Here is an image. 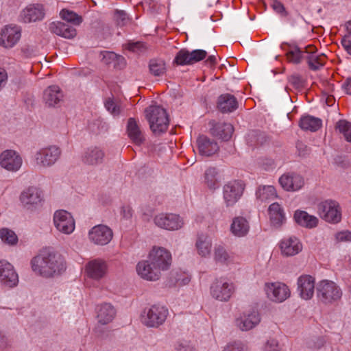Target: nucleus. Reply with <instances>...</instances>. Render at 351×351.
I'll use <instances>...</instances> for the list:
<instances>
[{"mask_svg": "<svg viewBox=\"0 0 351 351\" xmlns=\"http://www.w3.org/2000/svg\"><path fill=\"white\" fill-rule=\"evenodd\" d=\"M341 44L345 50L351 55V36H346L342 39Z\"/></svg>", "mask_w": 351, "mask_h": 351, "instance_id": "nucleus-54", "label": "nucleus"}, {"mask_svg": "<svg viewBox=\"0 0 351 351\" xmlns=\"http://www.w3.org/2000/svg\"><path fill=\"white\" fill-rule=\"evenodd\" d=\"M226 61L228 62V64L230 66H234L236 64H237V60L234 58H231L230 60Z\"/></svg>", "mask_w": 351, "mask_h": 351, "instance_id": "nucleus-61", "label": "nucleus"}, {"mask_svg": "<svg viewBox=\"0 0 351 351\" xmlns=\"http://www.w3.org/2000/svg\"><path fill=\"white\" fill-rule=\"evenodd\" d=\"M121 215H123V217L125 219H129L132 215V210L129 205L123 206L121 208Z\"/></svg>", "mask_w": 351, "mask_h": 351, "instance_id": "nucleus-57", "label": "nucleus"}, {"mask_svg": "<svg viewBox=\"0 0 351 351\" xmlns=\"http://www.w3.org/2000/svg\"><path fill=\"white\" fill-rule=\"evenodd\" d=\"M234 129L230 123H218L211 128L213 136L224 141H228L232 136Z\"/></svg>", "mask_w": 351, "mask_h": 351, "instance_id": "nucleus-37", "label": "nucleus"}, {"mask_svg": "<svg viewBox=\"0 0 351 351\" xmlns=\"http://www.w3.org/2000/svg\"><path fill=\"white\" fill-rule=\"evenodd\" d=\"M127 132L130 138L136 145H141L144 141L143 134L141 132L136 121L130 118L128 121Z\"/></svg>", "mask_w": 351, "mask_h": 351, "instance_id": "nucleus-39", "label": "nucleus"}, {"mask_svg": "<svg viewBox=\"0 0 351 351\" xmlns=\"http://www.w3.org/2000/svg\"><path fill=\"white\" fill-rule=\"evenodd\" d=\"M230 231L233 235L237 237L246 236L250 231L248 221L243 217H234L230 225Z\"/></svg>", "mask_w": 351, "mask_h": 351, "instance_id": "nucleus-35", "label": "nucleus"}, {"mask_svg": "<svg viewBox=\"0 0 351 351\" xmlns=\"http://www.w3.org/2000/svg\"><path fill=\"white\" fill-rule=\"evenodd\" d=\"M346 29H347V31L348 32V33L350 34H351V21L348 22L346 24Z\"/></svg>", "mask_w": 351, "mask_h": 351, "instance_id": "nucleus-62", "label": "nucleus"}, {"mask_svg": "<svg viewBox=\"0 0 351 351\" xmlns=\"http://www.w3.org/2000/svg\"><path fill=\"white\" fill-rule=\"evenodd\" d=\"M299 125L304 130L315 132L322 127V121L319 118L306 115L301 117Z\"/></svg>", "mask_w": 351, "mask_h": 351, "instance_id": "nucleus-40", "label": "nucleus"}, {"mask_svg": "<svg viewBox=\"0 0 351 351\" xmlns=\"http://www.w3.org/2000/svg\"><path fill=\"white\" fill-rule=\"evenodd\" d=\"M104 156V152L101 147L92 146L85 150L82 160L86 165H97L103 162Z\"/></svg>", "mask_w": 351, "mask_h": 351, "instance_id": "nucleus-30", "label": "nucleus"}, {"mask_svg": "<svg viewBox=\"0 0 351 351\" xmlns=\"http://www.w3.org/2000/svg\"><path fill=\"white\" fill-rule=\"evenodd\" d=\"M168 315V309L164 306L154 304L145 308L141 315V321L146 326L157 328L162 325Z\"/></svg>", "mask_w": 351, "mask_h": 351, "instance_id": "nucleus-6", "label": "nucleus"}, {"mask_svg": "<svg viewBox=\"0 0 351 351\" xmlns=\"http://www.w3.org/2000/svg\"><path fill=\"white\" fill-rule=\"evenodd\" d=\"M22 28L16 24L4 25L0 29V47L10 49L14 47L20 41Z\"/></svg>", "mask_w": 351, "mask_h": 351, "instance_id": "nucleus-13", "label": "nucleus"}, {"mask_svg": "<svg viewBox=\"0 0 351 351\" xmlns=\"http://www.w3.org/2000/svg\"><path fill=\"white\" fill-rule=\"evenodd\" d=\"M342 295L341 288L332 280L324 279L316 285L317 299L324 304H332L339 301Z\"/></svg>", "mask_w": 351, "mask_h": 351, "instance_id": "nucleus-4", "label": "nucleus"}, {"mask_svg": "<svg viewBox=\"0 0 351 351\" xmlns=\"http://www.w3.org/2000/svg\"><path fill=\"white\" fill-rule=\"evenodd\" d=\"M8 344V340L7 337L3 334L1 332H0V350H3Z\"/></svg>", "mask_w": 351, "mask_h": 351, "instance_id": "nucleus-59", "label": "nucleus"}, {"mask_svg": "<svg viewBox=\"0 0 351 351\" xmlns=\"http://www.w3.org/2000/svg\"><path fill=\"white\" fill-rule=\"evenodd\" d=\"M279 184L281 187L289 192H296L301 190L304 184L305 180L301 175L289 172L284 173L279 178Z\"/></svg>", "mask_w": 351, "mask_h": 351, "instance_id": "nucleus-20", "label": "nucleus"}, {"mask_svg": "<svg viewBox=\"0 0 351 351\" xmlns=\"http://www.w3.org/2000/svg\"><path fill=\"white\" fill-rule=\"evenodd\" d=\"M0 239L4 244L10 246L15 245L19 240L16 233L7 228L0 229Z\"/></svg>", "mask_w": 351, "mask_h": 351, "instance_id": "nucleus-45", "label": "nucleus"}, {"mask_svg": "<svg viewBox=\"0 0 351 351\" xmlns=\"http://www.w3.org/2000/svg\"><path fill=\"white\" fill-rule=\"evenodd\" d=\"M104 106L106 110L113 117H118L121 113L123 106L120 101L113 97H109L104 101Z\"/></svg>", "mask_w": 351, "mask_h": 351, "instance_id": "nucleus-43", "label": "nucleus"}, {"mask_svg": "<svg viewBox=\"0 0 351 351\" xmlns=\"http://www.w3.org/2000/svg\"><path fill=\"white\" fill-rule=\"evenodd\" d=\"M343 88L348 94L351 95V77L347 79L343 84Z\"/></svg>", "mask_w": 351, "mask_h": 351, "instance_id": "nucleus-60", "label": "nucleus"}, {"mask_svg": "<svg viewBox=\"0 0 351 351\" xmlns=\"http://www.w3.org/2000/svg\"><path fill=\"white\" fill-rule=\"evenodd\" d=\"M217 107L223 113L231 112L238 108V102L233 95L223 94L218 98Z\"/></svg>", "mask_w": 351, "mask_h": 351, "instance_id": "nucleus-36", "label": "nucleus"}, {"mask_svg": "<svg viewBox=\"0 0 351 351\" xmlns=\"http://www.w3.org/2000/svg\"><path fill=\"white\" fill-rule=\"evenodd\" d=\"M156 226L168 231H176L181 229L184 224L182 217L175 213H159L154 218Z\"/></svg>", "mask_w": 351, "mask_h": 351, "instance_id": "nucleus-17", "label": "nucleus"}, {"mask_svg": "<svg viewBox=\"0 0 351 351\" xmlns=\"http://www.w3.org/2000/svg\"><path fill=\"white\" fill-rule=\"evenodd\" d=\"M197 148L200 155L210 156L219 150L217 143L206 136H200L197 140Z\"/></svg>", "mask_w": 351, "mask_h": 351, "instance_id": "nucleus-31", "label": "nucleus"}, {"mask_svg": "<svg viewBox=\"0 0 351 351\" xmlns=\"http://www.w3.org/2000/svg\"><path fill=\"white\" fill-rule=\"evenodd\" d=\"M115 16L118 23L121 25H124L128 19L127 14L123 11H117Z\"/></svg>", "mask_w": 351, "mask_h": 351, "instance_id": "nucleus-55", "label": "nucleus"}, {"mask_svg": "<svg viewBox=\"0 0 351 351\" xmlns=\"http://www.w3.org/2000/svg\"><path fill=\"white\" fill-rule=\"evenodd\" d=\"M49 30L51 32L67 39L73 38L77 34L76 29L73 27L60 21L52 22L49 25Z\"/></svg>", "mask_w": 351, "mask_h": 351, "instance_id": "nucleus-32", "label": "nucleus"}, {"mask_svg": "<svg viewBox=\"0 0 351 351\" xmlns=\"http://www.w3.org/2000/svg\"><path fill=\"white\" fill-rule=\"evenodd\" d=\"M125 49L134 52V53H141L146 50L147 47L145 43L142 42H130L125 45Z\"/></svg>", "mask_w": 351, "mask_h": 351, "instance_id": "nucleus-49", "label": "nucleus"}, {"mask_svg": "<svg viewBox=\"0 0 351 351\" xmlns=\"http://www.w3.org/2000/svg\"><path fill=\"white\" fill-rule=\"evenodd\" d=\"M191 276L186 272H181L176 274V283L178 286H184L189 283Z\"/></svg>", "mask_w": 351, "mask_h": 351, "instance_id": "nucleus-50", "label": "nucleus"}, {"mask_svg": "<svg viewBox=\"0 0 351 351\" xmlns=\"http://www.w3.org/2000/svg\"><path fill=\"white\" fill-rule=\"evenodd\" d=\"M245 348L242 342L235 341L226 345L222 351H245Z\"/></svg>", "mask_w": 351, "mask_h": 351, "instance_id": "nucleus-51", "label": "nucleus"}, {"mask_svg": "<svg viewBox=\"0 0 351 351\" xmlns=\"http://www.w3.org/2000/svg\"><path fill=\"white\" fill-rule=\"evenodd\" d=\"M263 291L266 298L274 303H282L291 296L289 287L285 283L279 281L265 282Z\"/></svg>", "mask_w": 351, "mask_h": 351, "instance_id": "nucleus-8", "label": "nucleus"}, {"mask_svg": "<svg viewBox=\"0 0 351 351\" xmlns=\"http://www.w3.org/2000/svg\"><path fill=\"white\" fill-rule=\"evenodd\" d=\"M87 237L90 243L97 246H104L112 241L113 232L108 226L98 224L88 230Z\"/></svg>", "mask_w": 351, "mask_h": 351, "instance_id": "nucleus-16", "label": "nucleus"}, {"mask_svg": "<svg viewBox=\"0 0 351 351\" xmlns=\"http://www.w3.org/2000/svg\"><path fill=\"white\" fill-rule=\"evenodd\" d=\"M150 73L154 76H160L165 72V67H148Z\"/></svg>", "mask_w": 351, "mask_h": 351, "instance_id": "nucleus-58", "label": "nucleus"}, {"mask_svg": "<svg viewBox=\"0 0 351 351\" xmlns=\"http://www.w3.org/2000/svg\"><path fill=\"white\" fill-rule=\"evenodd\" d=\"M60 155L61 150L56 145L42 147L34 153L33 162L38 167H50L58 160Z\"/></svg>", "mask_w": 351, "mask_h": 351, "instance_id": "nucleus-7", "label": "nucleus"}, {"mask_svg": "<svg viewBox=\"0 0 351 351\" xmlns=\"http://www.w3.org/2000/svg\"><path fill=\"white\" fill-rule=\"evenodd\" d=\"M278 245L281 255L285 257L294 256L301 252L303 249L301 241L295 236L282 239Z\"/></svg>", "mask_w": 351, "mask_h": 351, "instance_id": "nucleus-22", "label": "nucleus"}, {"mask_svg": "<svg viewBox=\"0 0 351 351\" xmlns=\"http://www.w3.org/2000/svg\"><path fill=\"white\" fill-rule=\"evenodd\" d=\"M176 349L177 351H195L194 347L187 342L178 343Z\"/></svg>", "mask_w": 351, "mask_h": 351, "instance_id": "nucleus-53", "label": "nucleus"}, {"mask_svg": "<svg viewBox=\"0 0 351 351\" xmlns=\"http://www.w3.org/2000/svg\"><path fill=\"white\" fill-rule=\"evenodd\" d=\"M101 62L106 65L119 66L125 64V59L112 51H104L101 53Z\"/></svg>", "mask_w": 351, "mask_h": 351, "instance_id": "nucleus-42", "label": "nucleus"}, {"mask_svg": "<svg viewBox=\"0 0 351 351\" xmlns=\"http://www.w3.org/2000/svg\"><path fill=\"white\" fill-rule=\"evenodd\" d=\"M108 264L101 258L88 261L84 267V276L91 280L99 281L108 274Z\"/></svg>", "mask_w": 351, "mask_h": 351, "instance_id": "nucleus-15", "label": "nucleus"}, {"mask_svg": "<svg viewBox=\"0 0 351 351\" xmlns=\"http://www.w3.org/2000/svg\"><path fill=\"white\" fill-rule=\"evenodd\" d=\"M205 183L210 189H215L219 186V178L215 168L208 169L204 175Z\"/></svg>", "mask_w": 351, "mask_h": 351, "instance_id": "nucleus-44", "label": "nucleus"}, {"mask_svg": "<svg viewBox=\"0 0 351 351\" xmlns=\"http://www.w3.org/2000/svg\"><path fill=\"white\" fill-rule=\"evenodd\" d=\"M53 223L56 230L66 235L71 234L75 230V220L73 215L63 209L56 210Z\"/></svg>", "mask_w": 351, "mask_h": 351, "instance_id": "nucleus-11", "label": "nucleus"}, {"mask_svg": "<svg viewBox=\"0 0 351 351\" xmlns=\"http://www.w3.org/2000/svg\"><path fill=\"white\" fill-rule=\"evenodd\" d=\"M281 49L286 51L288 62L291 64L306 63L308 66H324L326 57L324 54L318 55L313 45H308L304 49L287 43L281 45Z\"/></svg>", "mask_w": 351, "mask_h": 351, "instance_id": "nucleus-2", "label": "nucleus"}, {"mask_svg": "<svg viewBox=\"0 0 351 351\" xmlns=\"http://www.w3.org/2000/svg\"><path fill=\"white\" fill-rule=\"evenodd\" d=\"M234 291V284L224 278L215 280L210 287V296L219 302L229 301Z\"/></svg>", "mask_w": 351, "mask_h": 351, "instance_id": "nucleus-10", "label": "nucleus"}, {"mask_svg": "<svg viewBox=\"0 0 351 351\" xmlns=\"http://www.w3.org/2000/svg\"><path fill=\"white\" fill-rule=\"evenodd\" d=\"M336 130L344 136L347 141L351 142V123L340 120L337 123Z\"/></svg>", "mask_w": 351, "mask_h": 351, "instance_id": "nucleus-47", "label": "nucleus"}, {"mask_svg": "<svg viewBox=\"0 0 351 351\" xmlns=\"http://www.w3.org/2000/svg\"><path fill=\"white\" fill-rule=\"evenodd\" d=\"M64 94L57 85L48 86L43 93V101L48 107L56 108L63 101Z\"/></svg>", "mask_w": 351, "mask_h": 351, "instance_id": "nucleus-27", "label": "nucleus"}, {"mask_svg": "<svg viewBox=\"0 0 351 351\" xmlns=\"http://www.w3.org/2000/svg\"><path fill=\"white\" fill-rule=\"evenodd\" d=\"M203 60H205L206 64L213 66L218 64V60H221V58L217 52L209 53L204 49L189 51L182 49L176 54L174 62L178 65L194 64Z\"/></svg>", "mask_w": 351, "mask_h": 351, "instance_id": "nucleus-3", "label": "nucleus"}, {"mask_svg": "<svg viewBox=\"0 0 351 351\" xmlns=\"http://www.w3.org/2000/svg\"><path fill=\"white\" fill-rule=\"evenodd\" d=\"M33 272L44 278H52L62 275L66 269L64 258L51 248H45L33 257L30 262Z\"/></svg>", "mask_w": 351, "mask_h": 351, "instance_id": "nucleus-1", "label": "nucleus"}, {"mask_svg": "<svg viewBox=\"0 0 351 351\" xmlns=\"http://www.w3.org/2000/svg\"><path fill=\"white\" fill-rule=\"evenodd\" d=\"M245 190V184L241 180H232L223 187V198L227 207H232L241 199Z\"/></svg>", "mask_w": 351, "mask_h": 351, "instance_id": "nucleus-14", "label": "nucleus"}, {"mask_svg": "<svg viewBox=\"0 0 351 351\" xmlns=\"http://www.w3.org/2000/svg\"><path fill=\"white\" fill-rule=\"evenodd\" d=\"M316 285L315 278L311 275L304 274L300 276L297 280V291L301 299L310 300L313 298Z\"/></svg>", "mask_w": 351, "mask_h": 351, "instance_id": "nucleus-24", "label": "nucleus"}, {"mask_svg": "<svg viewBox=\"0 0 351 351\" xmlns=\"http://www.w3.org/2000/svg\"><path fill=\"white\" fill-rule=\"evenodd\" d=\"M19 200L25 208L34 210L43 202V191L36 186L27 187L21 193Z\"/></svg>", "mask_w": 351, "mask_h": 351, "instance_id": "nucleus-18", "label": "nucleus"}, {"mask_svg": "<svg viewBox=\"0 0 351 351\" xmlns=\"http://www.w3.org/2000/svg\"><path fill=\"white\" fill-rule=\"evenodd\" d=\"M147 259L161 274L168 270L171 265V254L163 247L154 246L147 254Z\"/></svg>", "mask_w": 351, "mask_h": 351, "instance_id": "nucleus-9", "label": "nucleus"}, {"mask_svg": "<svg viewBox=\"0 0 351 351\" xmlns=\"http://www.w3.org/2000/svg\"><path fill=\"white\" fill-rule=\"evenodd\" d=\"M273 9L278 13L282 14L285 12V8L282 3L277 0H274L271 4Z\"/></svg>", "mask_w": 351, "mask_h": 351, "instance_id": "nucleus-56", "label": "nucleus"}, {"mask_svg": "<svg viewBox=\"0 0 351 351\" xmlns=\"http://www.w3.org/2000/svg\"><path fill=\"white\" fill-rule=\"evenodd\" d=\"M256 198L263 202L273 200L277 196L276 189L271 185L259 186L256 191Z\"/></svg>", "mask_w": 351, "mask_h": 351, "instance_id": "nucleus-41", "label": "nucleus"}, {"mask_svg": "<svg viewBox=\"0 0 351 351\" xmlns=\"http://www.w3.org/2000/svg\"><path fill=\"white\" fill-rule=\"evenodd\" d=\"M212 245L211 238L206 234L198 235L195 245L197 254L202 258L210 256Z\"/></svg>", "mask_w": 351, "mask_h": 351, "instance_id": "nucleus-34", "label": "nucleus"}, {"mask_svg": "<svg viewBox=\"0 0 351 351\" xmlns=\"http://www.w3.org/2000/svg\"><path fill=\"white\" fill-rule=\"evenodd\" d=\"M0 282L12 288L19 283V276L14 266L6 260H0Z\"/></svg>", "mask_w": 351, "mask_h": 351, "instance_id": "nucleus-21", "label": "nucleus"}, {"mask_svg": "<svg viewBox=\"0 0 351 351\" xmlns=\"http://www.w3.org/2000/svg\"><path fill=\"white\" fill-rule=\"evenodd\" d=\"M220 66H226V64H225L224 63H221V64H220Z\"/></svg>", "mask_w": 351, "mask_h": 351, "instance_id": "nucleus-63", "label": "nucleus"}, {"mask_svg": "<svg viewBox=\"0 0 351 351\" xmlns=\"http://www.w3.org/2000/svg\"><path fill=\"white\" fill-rule=\"evenodd\" d=\"M261 315L256 308H250L243 311L235 319L236 326L242 331H249L259 325Z\"/></svg>", "mask_w": 351, "mask_h": 351, "instance_id": "nucleus-12", "label": "nucleus"}, {"mask_svg": "<svg viewBox=\"0 0 351 351\" xmlns=\"http://www.w3.org/2000/svg\"><path fill=\"white\" fill-rule=\"evenodd\" d=\"M214 259L217 263L230 265L235 263V256L228 252L223 246L218 245L214 250Z\"/></svg>", "mask_w": 351, "mask_h": 351, "instance_id": "nucleus-38", "label": "nucleus"}, {"mask_svg": "<svg viewBox=\"0 0 351 351\" xmlns=\"http://www.w3.org/2000/svg\"><path fill=\"white\" fill-rule=\"evenodd\" d=\"M321 217L327 222L337 223L341 219V210L337 202L326 200L319 206Z\"/></svg>", "mask_w": 351, "mask_h": 351, "instance_id": "nucleus-19", "label": "nucleus"}, {"mask_svg": "<svg viewBox=\"0 0 351 351\" xmlns=\"http://www.w3.org/2000/svg\"><path fill=\"white\" fill-rule=\"evenodd\" d=\"M314 70H316L318 67L317 66H315V67H312Z\"/></svg>", "mask_w": 351, "mask_h": 351, "instance_id": "nucleus-64", "label": "nucleus"}, {"mask_svg": "<svg viewBox=\"0 0 351 351\" xmlns=\"http://www.w3.org/2000/svg\"><path fill=\"white\" fill-rule=\"evenodd\" d=\"M293 220L298 226L308 229L315 228L319 221L317 217L299 209L294 212Z\"/></svg>", "mask_w": 351, "mask_h": 351, "instance_id": "nucleus-29", "label": "nucleus"}, {"mask_svg": "<svg viewBox=\"0 0 351 351\" xmlns=\"http://www.w3.org/2000/svg\"><path fill=\"white\" fill-rule=\"evenodd\" d=\"M145 117L154 133L159 134L167 130L169 119L163 108L159 106H150L145 110Z\"/></svg>", "mask_w": 351, "mask_h": 351, "instance_id": "nucleus-5", "label": "nucleus"}, {"mask_svg": "<svg viewBox=\"0 0 351 351\" xmlns=\"http://www.w3.org/2000/svg\"><path fill=\"white\" fill-rule=\"evenodd\" d=\"M263 351H282V347L278 339L270 338L264 344Z\"/></svg>", "mask_w": 351, "mask_h": 351, "instance_id": "nucleus-48", "label": "nucleus"}, {"mask_svg": "<svg viewBox=\"0 0 351 351\" xmlns=\"http://www.w3.org/2000/svg\"><path fill=\"white\" fill-rule=\"evenodd\" d=\"M136 271L140 278L147 281H156L161 276L148 259L140 261L136 266Z\"/></svg>", "mask_w": 351, "mask_h": 351, "instance_id": "nucleus-26", "label": "nucleus"}, {"mask_svg": "<svg viewBox=\"0 0 351 351\" xmlns=\"http://www.w3.org/2000/svg\"><path fill=\"white\" fill-rule=\"evenodd\" d=\"M271 224L275 228H280L286 221L284 210L278 203L271 204L268 208Z\"/></svg>", "mask_w": 351, "mask_h": 351, "instance_id": "nucleus-33", "label": "nucleus"}, {"mask_svg": "<svg viewBox=\"0 0 351 351\" xmlns=\"http://www.w3.org/2000/svg\"><path fill=\"white\" fill-rule=\"evenodd\" d=\"M60 17L73 25H80L82 22V19L75 12L66 10L62 9L60 13Z\"/></svg>", "mask_w": 351, "mask_h": 351, "instance_id": "nucleus-46", "label": "nucleus"}, {"mask_svg": "<svg viewBox=\"0 0 351 351\" xmlns=\"http://www.w3.org/2000/svg\"><path fill=\"white\" fill-rule=\"evenodd\" d=\"M97 319L101 324L110 323L117 314L116 308L110 303H102L96 308Z\"/></svg>", "mask_w": 351, "mask_h": 351, "instance_id": "nucleus-28", "label": "nucleus"}, {"mask_svg": "<svg viewBox=\"0 0 351 351\" xmlns=\"http://www.w3.org/2000/svg\"><path fill=\"white\" fill-rule=\"evenodd\" d=\"M23 160L20 154L12 149H6L0 154V165L7 171L16 172L22 166Z\"/></svg>", "mask_w": 351, "mask_h": 351, "instance_id": "nucleus-23", "label": "nucleus"}, {"mask_svg": "<svg viewBox=\"0 0 351 351\" xmlns=\"http://www.w3.org/2000/svg\"><path fill=\"white\" fill-rule=\"evenodd\" d=\"M337 242H351V231L343 230L335 235Z\"/></svg>", "mask_w": 351, "mask_h": 351, "instance_id": "nucleus-52", "label": "nucleus"}, {"mask_svg": "<svg viewBox=\"0 0 351 351\" xmlns=\"http://www.w3.org/2000/svg\"><path fill=\"white\" fill-rule=\"evenodd\" d=\"M45 16V10L42 4H29L24 8L20 14L22 22L25 23L42 21Z\"/></svg>", "mask_w": 351, "mask_h": 351, "instance_id": "nucleus-25", "label": "nucleus"}]
</instances>
